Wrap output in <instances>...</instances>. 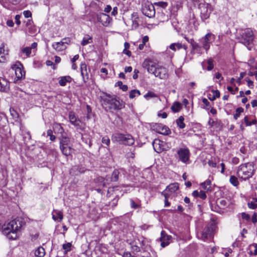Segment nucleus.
Wrapping results in <instances>:
<instances>
[{
	"mask_svg": "<svg viewBox=\"0 0 257 257\" xmlns=\"http://www.w3.org/2000/svg\"><path fill=\"white\" fill-rule=\"evenodd\" d=\"M143 68L147 69L149 73L154 75L161 79H166L168 77V70L157 62L150 59H146L143 63Z\"/></svg>",
	"mask_w": 257,
	"mask_h": 257,
	"instance_id": "1",
	"label": "nucleus"
},
{
	"mask_svg": "<svg viewBox=\"0 0 257 257\" xmlns=\"http://www.w3.org/2000/svg\"><path fill=\"white\" fill-rule=\"evenodd\" d=\"M255 169L253 163L249 162L240 165L237 170V176L242 180L245 181L251 178Z\"/></svg>",
	"mask_w": 257,
	"mask_h": 257,
	"instance_id": "2",
	"label": "nucleus"
},
{
	"mask_svg": "<svg viewBox=\"0 0 257 257\" xmlns=\"http://www.w3.org/2000/svg\"><path fill=\"white\" fill-rule=\"evenodd\" d=\"M22 226H0V231L10 239L18 238Z\"/></svg>",
	"mask_w": 257,
	"mask_h": 257,
	"instance_id": "3",
	"label": "nucleus"
},
{
	"mask_svg": "<svg viewBox=\"0 0 257 257\" xmlns=\"http://www.w3.org/2000/svg\"><path fill=\"white\" fill-rule=\"evenodd\" d=\"M103 105L105 108L109 110H119L124 107L122 101H120L116 98H112L110 96H107L103 99Z\"/></svg>",
	"mask_w": 257,
	"mask_h": 257,
	"instance_id": "4",
	"label": "nucleus"
},
{
	"mask_svg": "<svg viewBox=\"0 0 257 257\" xmlns=\"http://www.w3.org/2000/svg\"><path fill=\"white\" fill-rule=\"evenodd\" d=\"M113 142H117L121 144L131 146L135 143L133 137L129 134L115 133L111 137Z\"/></svg>",
	"mask_w": 257,
	"mask_h": 257,
	"instance_id": "5",
	"label": "nucleus"
},
{
	"mask_svg": "<svg viewBox=\"0 0 257 257\" xmlns=\"http://www.w3.org/2000/svg\"><path fill=\"white\" fill-rule=\"evenodd\" d=\"M179 184L177 183L171 184L162 192L164 197H170L171 199H175L178 195Z\"/></svg>",
	"mask_w": 257,
	"mask_h": 257,
	"instance_id": "6",
	"label": "nucleus"
},
{
	"mask_svg": "<svg viewBox=\"0 0 257 257\" xmlns=\"http://www.w3.org/2000/svg\"><path fill=\"white\" fill-rule=\"evenodd\" d=\"M253 39V33L252 30L246 29L242 32L240 42L245 46H248L252 43Z\"/></svg>",
	"mask_w": 257,
	"mask_h": 257,
	"instance_id": "7",
	"label": "nucleus"
},
{
	"mask_svg": "<svg viewBox=\"0 0 257 257\" xmlns=\"http://www.w3.org/2000/svg\"><path fill=\"white\" fill-rule=\"evenodd\" d=\"M200 10V17L203 21L208 19L212 11L211 5L207 3L200 4L199 6Z\"/></svg>",
	"mask_w": 257,
	"mask_h": 257,
	"instance_id": "8",
	"label": "nucleus"
},
{
	"mask_svg": "<svg viewBox=\"0 0 257 257\" xmlns=\"http://www.w3.org/2000/svg\"><path fill=\"white\" fill-rule=\"evenodd\" d=\"M215 39V36L214 34L208 33L200 39V43L203 48L207 51L210 48V44L214 41Z\"/></svg>",
	"mask_w": 257,
	"mask_h": 257,
	"instance_id": "9",
	"label": "nucleus"
},
{
	"mask_svg": "<svg viewBox=\"0 0 257 257\" xmlns=\"http://www.w3.org/2000/svg\"><path fill=\"white\" fill-rule=\"evenodd\" d=\"M216 226H205L200 232L201 238L205 240L209 237H211L215 231Z\"/></svg>",
	"mask_w": 257,
	"mask_h": 257,
	"instance_id": "10",
	"label": "nucleus"
},
{
	"mask_svg": "<svg viewBox=\"0 0 257 257\" xmlns=\"http://www.w3.org/2000/svg\"><path fill=\"white\" fill-rule=\"evenodd\" d=\"M190 151L187 148H180L177 151V155L180 161L187 164L189 160Z\"/></svg>",
	"mask_w": 257,
	"mask_h": 257,
	"instance_id": "11",
	"label": "nucleus"
},
{
	"mask_svg": "<svg viewBox=\"0 0 257 257\" xmlns=\"http://www.w3.org/2000/svg\"><path fill=\"white\" fill-rule=\"evenodd\" d=\"M142 12L146 16L151 18L155 16V11L153 5L149 2L145 3L142 7Z\"/></svg>",
	"mask_w": 257,
	"mask_h": 257,
	"instance_id": "12",
	"label": "nucleus"
},
{
	"mask_svg": "<svg viewBox=\"0 0 257 257\" xmlns=\"http://www.w3.org/2000/svg\"><path fill=\"white\" fill-rule=\"evenodd\" d=\"M97 19L98 21L105 27H107L109 25L111 20L110 17L104 13H100L97 15Z\"/></svg>",
	"mask_w": 257,
	"mask_h": 257,
	"instance_id": "13",
	"label": "nucleus"
},
{
	"mask_svg": "<svg viewBox=\"0 0 257 257\" xmlns=\"http://www.w3.org/2000/svg\"><path fill=\"white\" fill-rule=\"evenodd\" d=\"M246 200L247 207L250 209H255L257 208V197L256 195L248 196Z\"/></svg>",
	"mask_w": 257,
	"mask_h": 257,
	"instance_id": "14",
	"label": "nucleus"
},
{
	"mask_svg": "<svg viewBox=\"0 0 257 257\" xmlns=\"http://www.w3.org/2000/svg\"><path fill=\"white\" fill-rule=\"evenodd\" d=\"M69 118L70 122L73 125L78 127L81 128L82 122L75 115L73 112H70L69 113Z\"/></svg>",
	"mask_w": 257,
	"mask_h": 257,
	"instance_id": "15",
	"label": "nucleus"
},
{
	"mask_svg": "<svg viewBox=\"0 0 257 257\" xmlns=\"http://www.w3.org/2000/svg\"><path fill=\"white\" fill-rule=\"evenodd\" d=\"M171 236L168 235L164 231H162L161 233V237L160 238L161 241V245L162 247H165L169 244V240Z\"/></svg>",
	"mask_w": 257,
	"mask_h": 257,
	"instance_id": "16",
	"label": "nucleus"
},
{
	"mask_svg": "<svg viewBox=\"0 0 257 257\" xmlns=\"http://www.w3.org/2000/svg\"><path fill=\"white\" fill-rule=\"evenodd\" d=\"M10 89V82L6 78L0 77V91L7 92Z\"/></svg>",
	"mask_w": 257,
	"mask_h": 257,
	"instance_id": "17",
	"label": "nucleus"
},
{
	"mask_svg": "<svg viewBox=\"0 0 257 257\" xmlns=\"http://www.w3.org/2000/svg\"><path fill=\"white\" fill-rule=\"evenodd\" d=\"M81 74L84 83L86 82L89 79V74L87 69V66L85 63H82L80 65Z\"/></svg>",
	"mask_w": 257,
	"mask_h": 257,
	"instance_id": "18",
	"label": "nucleus"
},
{
	"mask_svg": "<svg viewBox=\"0 0 257 257\" xmlns=\"http://www.w3.org/2000/svg\"><path fill=\"white\" fill-rule=\"evenodd\" d=\"M8 55V51L5 49V46L4 43L0 46V63L4 62L7 59V56Z\"/></svg>",
	"mask_w": 257,
	"mask_h": 257,
	"instance_id": "19",
	"label": "nucleus"
},
{
	"mask_svg": "<svg viewBox=\"0 0 257 257\" xmlns=\"http://www.w3.org/2000/svg\"><path fill=\"white\" fill-rule=\"evenodd\" d=\"M157 127V132L161 134L167 135L170 133V130L169 127L163 125L161 124H158L156 125Z\"/></svg>",
	"mask_w": 257,
	"mask_h": 257,
	"instance_id": "20",
	"label": "nucleus"
},
{
	"mask_svg": "<svg viewBox=\"0 0 257 257\" xmlns=\"http://www.w3.org/2000/svg\"><path fill=\"white\" fill-rule=\"evenodd\" d=\"M216 203L218 206L221 209H224L229 204V201L226 198H219L216 201Z\"/></svg>",
	"mask_w": 257,
	"mask_h": 257,
	"instance_id": "21",
	"label": "nucleus"
},
{
	"mask_svg": "<svg viewBox=\"0 0 257 257\" xmlns=\"http://www.w3.org/2000/svg\"><path fill=\"white\" fill-rule=\"evenodd\" d=\"M60 148L62 154L66 156L70 155L72 153V149L70 145L60 146Z\"/></svg>",
	"mask_w": 257,
	"mask_h": 257,
	"instance_id": "22",
	"label": "nucleus"
},
{
	"mask_svg": "<svg viewBox=\"0 0 257 257\" xmlns=\"http://www.w3.org/2000/svg\"><path fill=\"white\" fill-rule=\"evenodd\" d=\"M72 78L70 76H65L60 77L59 78V84L61 86H65L67 83H70Z\"/></svg>",
	"mask_w": 257,
	"mask_h": 257,
	"instance_id": "23",
	"label": "nucleus"
},
{
	"mask_svg": "<svg viewBox=\"0 0 257 257\" xmlns=\"http://www.w3.org/2000/svg\"><path fill=\"white\" fill-rule=\"evenodd\" d=\"M52 47L58 52H62L67 48V46H64L61 41L55 42L52 44Z\"/></svg>",
	"mask_w": 257,
	"mask_h": 257,
	"instance_id": "24",
	"label": "nucleus"
},
{
	"mask_svg": "<svg viewBox=\"0 0 257 257\" xmlns=\"http://www.w3.org/2000/svg\"><path fill=\"white\" fill-rule=\"evenodd\" d=\"M52 214L53 219L57 222L60 221L63 218V214L60 211L54 210Z\"/></svg>",
	"mask_w": 257,
	"mask_h": 257,
	"instance_id": "25",
	"label": "nucleus"
},
{
	"mask_svg": "<svg viewBox=\"0 0 257 257\" xmlns=\"http://www.w3.org/2000/svg\"><path fill=\"white\" fill-rule=\"evenodd\" d=\"M162 143L160 141V140L158 139H156L154 140V141L153 143V145L154 150L157 153H160L162 151L163 149L161 147V143Z\"/></svg>",
	"mask_w": 257,
	"mask_h": 257,
	"instance_id": "26",
	"label": "nucleus"
},
{
	"mask_svg": "<svg viewBox=\"0 0 257 257\" xmlns=\"http://www.w3.org/2000/svg\"><path fill=\"white\" fill-rule=\"evenodd\" d=\"M202 46H201L197 43L196 44H194L193 47L192 48V53H197L200 55H201L203 53L202 51Z\"/></svg>",
	"mask_w": 257,
	"mask_h": 257,
	"instance_id": "27",
	"label": "nucleus"
},
{
	"mask_svg": "<svg viewBox=\"0 0 257 257\" xmlns=\"http://www.w3.org/2000/svg\"><path fill=\"white\" fill-rule=\"evenodd\" d=\"M25 224L24 219L21 217H17L16 218L11 220L7 225H24Z\"/></svg>",
	"mask_w": 257,
	"mask_h": 257,
	"instance_id": "28",
	"label": "nucleus"
},
{
	"mask_svg": "<svg viewBox=\"0 0 257 257\" xmlns=\"http://www.w3.org/2000/svg\"><path fill=\"white\" fill-rule=\"evenodd\" d=\"M92 42V37L88 35H86L83 37V38L81 42V44L84 46L88 44H90Z\"/></svg>",
	"mask_w": 257,
	"mask_h": 257,
	"instance_id": "29",
	"label": "nucleus"
},
{
	"mask_svg": "<svg viewBox=\"0 0 257 257\" xmlns=\"http://www.w3.org/2000/svg\"><path fill=\"white\" fill-rule=\"evenodd\" d=\"M201 187L205 190L209 191L211 189V181L208 179L201 184Z\"/></svg>",
	"mask_w": 257,
	"mask_h": 257,
	"instance_id": "30",
	"label": "nucleus"
},
{
	"mask_svg": "<svg viewBox=\"0 0 257 257\" xmlns=\"http://www.w3.org/2000/svg\"><path fill=\"white\" fill-rule=\"evenodd\" d=\"M45 254L44 248L40 246L35 251V255L37 257H43Z\"/></svg>",
	"mask_w": 257,
	"mask_h": 257,
	"instance_id": "31",
	"label": "nucleus"
},
{
	"mask_svg": "<svg viewBox=\"0 0 257 257\" xmlns=\"http://www.w3.org/2000/svg\"><path fill=\"white\" fill-rule=\"evenodd\" d=\"M184 118L183 116H180L177 120H176V123L177 124V126L181 129L184 128L186 125L185 123L184 122Z\"/></svg>",
	"mask_w": 257,
	"mask_h": 257,
	"instance_id": "32",
	"label": "nucleus"
},
{
	"mask_svg": "<svg viewBox=\"0 0 257 257\" xmlns=\"http://www.w3.org/2000/svg\"><path fill=\"white\" fill-rule=\"evenodd\" d=\"M131 245L132 250L133 251L139 252L141 250V246H139V244H137V240H134V241L132 243H130Z\"/></svg>",
	"mask_w": 257,
	"mask_h": 257,
	"instance_id": "33",
	"label": "nucleus"
},
{
	"mask_svg": "<svg viewBox=\"0 0 257 257\" xmlns=\"http://www.w3.org/2000/svg\"><path fill=\"white\" fill-rule=\"evenodd\" d=\"M119 172L118 170L115 169L111 175L110 181L112 182H116L118 180Z\"/></svg>",
	"mask_w": 257,
	"mask_h": 257,
	"instance_id": "34",
	"label": "nucleus"
},
{
	"mask_svg": "<svg viewBox=\"0 0 257 257\" xmlns=\"http://www.w3.org/2000/svg\"><path fill=\"white\" fill-rule=\"evenodd\" d=\"M229 182L234 187H237L239 185V181L237 178L233 175L230 177Z\"/></svg>",
	"mask_w": 257,
	"mask_h": 257,
	"instance_id": "35",
	"label": "nucleus"
},
{
	"mask_svg": "<svg viewBox=\"0 0 257 257\" xmlns=\"http://www.w3.org/2000/svg\"><path fill=\"white\" fill-rule=\"evenodd\" d=\"M170 49L176 51L177 49H180L183 48V45L180 43H173L169 46Z\"/></svg>",
	"mask_w": 257,
	"mask_h": 257,
	"instance_id": "36",
	"label": "nucleus"
},
{
	"mask_svg": "<svg viewBox=\"0 0 257 257\" xmlns=\"http://www.w3.org/2000/svg\"><path fill=\"white\" fill-rule=\"evenodd\" d=\"M208 125L210 127H212L214 125L219 127L221 125V122L220 121H214L213 119L210 118L208 122Z\"/></svg>",
	"mask_w": 257,
	"mask_h": 257,
	"instance_id": "37",
	"label": "nucleus"
},
{
	"mask_svg": "<svg viewBox=\"0 0 257 257\" xmlns=\"http://www.w3.org/2000/svg\"><path fill=\"white\" fill-rule=\"evenodd\" d=\"M70 145V139L68 137H62L60 140V146Z\"/></svg>",
	"mask_w": 257,
	"mask_h": 257,
	"instance_id": "38",
	"label": "nucleus"
},
{
	"mask_svg": "<svg viewBox=\"0 0 257 257\" xmlns=\"http://www.w3.org/2000/svg\"><path fill=\"white\" fill-rule=\"evenodd\" d=\"M24 72L21 68L17 67L15 69L16 76L18 79H21L23 77L24 75Z\"/></svg>",
	"mask_w": 257,
	"mask_h": 257,
	"instance_id": "39",
	"label": "nucleus"
},
{
	"mask_svg": "<svg viewBox=\"0 0 257 257\" xmlns=\"http://www.w3.org/2000/svg\"><path fill=\"white\" fill-rule=\"evenodd\" d=\"M180 108L181 104L178 102H175L171 106V109L174 112L179 111Z\"/></svg>",
	"mask_w": 257,
	"mask_h": 257,
	"instance_id": "40",
	"label": "nucleus"
},
{
	"mask_svg": "<svg viewBox=\"0 0 257 257\" xmlns=\"http://www.w3.org/2000/svg\"><path fill=\"white\" fill-rule=\"evenodd\" d=\"M241 219L243 221H246V222H249L250 220V216L248 214H247L245 212H242L240 214Z\"/></svg>",
	"mask_w": 257,
	"mask_h": 257,
	"instance_id": "41",
	"label": "nucleus"
},
{
	"mask_svg": "<svg viewBox=\"0 0 257 257\" xmlns=\"http://www.w3.org/2000/svg\"><path fill=\"white\" fill-rule=\"evenodd\" d=\"M21 53L25 54L26 57H29L31 53V49L30 47H25L22 48L21 51Z\"/></svg>",
	"mask_w": 257,
	"mask_h": 257,
	"instance_id": "42",
	"label": "nucleus"
},
{
	"mask_svg": "<svg viewBox=\"0 0 257 257\" xmlns=\"http://www.w3.org/2000/svg\"><path fill=\"white\" fill-rule=\"evenodd\" d=\"M10 111L13 118L17 121L19 116L18 113L13 108H10Z\"/></svg>",
	"mask_w": 257,
	"mask_h": 257,
	"instance_id": "43",
	"label": "nucleus"
},
{
	"mask_svg": "<svg viewBox=\"0 0 257 257\" xmlns=\"http://www.w3.org/2000/svg\"><path fill=\"white\" fill-rule=\"evenodd\" d=\"M243 111L242 107H238L236 109L235 113L234 114L233 117L235 119H237L240 116L241 112Z\"/></svg>",
	"mask_w": 257,
	"mask_h": 257,
	"instance_id": "44",
	"label": "nucleus"
},
{
	"mask_svg": "<svg viewBox=\"0 0 257 257\" xmlns=\"http://www.w3.org/2000/svg\"><path fill=\"white\" fill-rule=\"evenodd\" d=\"M136 94L140 95L141 94L140 91L136 89L132 90L130 93V98L132 99L135 98Z\"/></svg>",
	"mask_w": 257,
	"mask_h": 257,
	"instance_id": "45",
	"label": "nucleus"
},
{
	"mask_svg": "<svg viewBox=\"0 0 257 257\" xmlns=\"http://www.w3.org/2000/svg\"><path fill=\"white\" fill-rule=\"evenodd\" d=\"M135 240L138 241L139 246H141V248H143V246L145 245V241L144 237H141L140 238H136Z\"/></svg>",
	"mask_w": 257,
	"mask_h": 257,
	"instance_id": "46",
	"label": "nucleus"
},
{
	"mask_svg": "<svg viewBox=\"0 0 257 257\" xmlns=\"http://www.w3.org/2000/svg\"><path fill=\"white\" fill-rule=\"evenodd\" d=\"M71 245H72L71 243H67L63 245V249L65 250V253L71 250Z\"/></svg>",
	"mask_w": 257,
	"mask_h": 257,
	"instance_id": "47",
	"label": "nucleus"
},
{
	"mask_svg": "<svg viewBox=\"0 0 257 257\" xmlns=\"http://www.w3.org/2000/svg\"><path fill=\"white\" fill-rule=\"evenodd\" d=\"M116 85L119 87V88L123 91H125L127 90V86L126 85H123L121 81H118Z\"/></svg>",
	"mask_w": 257,
	"mask_h": 257,
	"instance_id": "48",
	"label": "nucleus"
},
{
	"mask_svg": "<svg viewBox=\"0 0 257 257\" xmlns=\"http://www.w3.org/2000/svg\"><path fill=\"white\" fill-rule=\"evenodd\" d=\"M207 64H208L207 68V70L208 71L211 70L214 67L213 64V60L211 59H208L207 61Z\"/></svg>",
	"mask_w": 257,
	"mask_h": 257,
	"instance_id": "49",
	"label": "nucleus"
},
{
	"mask_svg": "<svg viewBox=\"0 0 257 257\" xmlns=\"http://www.w3.org/2000/svg\"><path fill=\"white\" fill-rule=\"evenodd\" d=\"M244 121L246 126H250L255 123L254 120H252L251 121H249L248 117L247 116H245L244 118Z\"/></svg>",
	"mask_w": 257,
	"mask_h": 257,
	"instance_id": "50",
	"label": "nucleus"
},
{
	"mask_svg": "<svg viewBox=\"0 0 257 257\" xmlns=\"http://www.w3.org/2000/svg\"><path fill=\"white\" fill-rule=\"evenodd\" d=\"M61 42L63 43L64 46H66V45L70 44L71 40L69 38H64L61 41Z\"/></svg>",
	"mask_w": 257,
	"mask_h": 257,
	"instance_id": "51",
	"label": "nucleus"
},
{
	"mask_svg": "<svg viewBox=\"0 0 257 257\" xmlns=\"http://www.w3.org/2000/svg\"><path fill=\"white\" fill-rule=\"evenodd\" d=\"M102 143L107 146H108L110 144V140L108 137L105 136L102 139Z\"/></svg>",
	"mask_w": 257,
	"mask_h": 257,
	"instance_id": "52",
	"label": "nucleus"
},
{
	"mask_svg": "<svg viewBox=\"0 0 257 257\" xmlns=\"http://www.w3.org/2000/svg\"><path fill=\"white\" fill-rule=\"evenodd\" d=\"M202 102L205 106V109H208L210 107V102L208 101V100L204 98L202 99Z\"/></svg>",
	"mask_w": 257,
	"mask_h": 257,
	"instance_id": "53",
	"label": "nucleus"
},
{
	"mask_svg": "<svg viewBox=\"0 0 257 257\" xmlns=\"http://www.w3.org/2000/svg\"><path fill=\"white\" fill-rule=\"evenodd\" d=\"M156 5L158 6H159L163 8H165L168 6V3L167 2H160L157 3H156Z\"/></svg>",
	"mask_w": 257,
	"mask_h": 257,
	"instance_id": "54",
	"label": "nucleus"
},
{
	"mask_svg": "<svg viewBox=\"0 0 257 257\" xmlns=\"http://www.w3.org/2000/svg\"><path fill=\"white\" fill-rule=\"evenodd\" d=\"M104 180L105 179L101 177H99L96 179V181L100 182L101 183V185H102L103 187H105L106 185Z\"/></svg>",
	"mask_w": 257,
	"mask_h": 257,
	"instance_id": "55",
	"label": "nucleus"
},
{
	"mask_svg": "<svg viewBox=\"0 0 257 257\" xmlns=\"http://www.w3.org/2000/svg\"><path fill=\"white\" fill-rule=\"evenodd\" d=\"M156 96V95L153 92L149 91L146 94L144 95V97L146 98H147L148 97H155Z\"/></svg>",
	"mask_w": 257,
	"mask_h": 257,
	"instance_id": "56",
	"label": "nucleus"
},
{
	"mask_svg": "<svg viewBox=\"0 0 257 257\" xmlns=\"http://www.w3.org/2000/svg\"><path fill=\"white\" fill-rule=\"evenodd\" d=\"M213 97L211 100H213L215 99L216 97H219L220 96V92L218 90H214L213 91Z\"/></svg>",
	"mask_w": 257,
	"mask_h": 257,
	"instance_id": "57",
	"label": "nucleus"
},
{
	"mask_svg": "<svg viewBox=\"0 0 257 257\" xmlns=\"http://www.w3.org/2000/svg\"><path fill=\"white\" fill-rule=\"evenodd\" d=\"M250 219L253 224L256 223L257 222V213L254 212Z\"/></svg>",
	"mask_w": 257,
	"mask_h": 257,
	"instance_id": "58",
	"label": "nucleus"
},
{
	"mask_svg": "<svg viewBox=\"0 0 257 257\" xmlns=\"http://www.w3.org/2000/svg\"><path fill=\"white\" fill-rule=\"evenodd\" d=\"M227 89L229 92H230L233 94H234L235 92L238 90V88L237 87H236L235 90H233L232 87H231V86H227Z\"/></svg>",
	"mask_w": 257,
	"mask_h": 257,
	"instance_id": "59",
	"label": "nucleus"
},
{
	"mask_svg": "<svg viewBox=\"0 0 257 257\" xmlns=\"http://www.w3.org/2000/svg\"><path fill=\"white\" fill-rule=\"evenodd\" d=\"M199 197L204 200L205 199H206V193L204 191H200L199 192Z\"/></svg>",
	"mask_w": 257,
	"mask_h": 257,
	"instance_id": "60",
	"label": "nucleus"
},
{
	"mask_svg": "<svg viewBox=\"0 0 257 257\" xmlns=\"http://www.w3.org/2000/svg\"><path fill=\"white\" fill-rule=\"evenodd\" d=\"M23 14H24L25 17L26 18L31 17V16H32V13L29 11H25L23 12Z\"/></svg>",
	"mask_w": 257,
	"mask_h": 257,
	"instance_id": "61",
	"label": "nucleus"
},
{
	"mask_svg": "<svg viewBox=\"0 0 257 257\" xmlns=\"http://www.w3.org/2000/svg\"><path fill=\"white\" fill-rule=\"evenodd\" d=\"M245 74V72H241L240 74V76H239V77L238 78V79L236 81L237 83H238L239 84H240L241 79H242L243 78V77L244 76Z\"/></svg>",
	"mask_w": 257,
	"mask_h": 257,
	"instance_id": "62",
	"label": "nucleus"
},
{
	"mask_svg": "<svg viewBox=\"0 0 257 257\" xmlns=\"http://www.w3.org/2000/svg\"><path fill=\"white\" fill-rule=\"evenodd\" d=\"M131 205L132 208H137L139 207V205L137 204L133 199H131Z\"/></svg>",
	"mask_w": 257,
	"mask_h": 257,
	"instance_id": "63",
	"label": "nucleus"
},
{
	"mask_svg": "<svg viewBox=\"0 0 257 257\" xmlns=\"http://www.w3.org/2000/svg\"><path fill=\"white\" fill-rule=\"evenodd\" d=\"M253 247H254L253 250H251V253H253L254 255H257V244H255L253 245Z\"/></svg>",
	"mask_w": 257,
	"mask_h": 257,
	"instance_id": "64",
	"label": "nucleus"
}]
</instances>
